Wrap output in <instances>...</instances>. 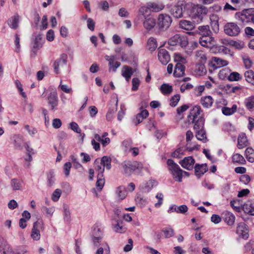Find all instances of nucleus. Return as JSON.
<instances>
[{
    "label": "nucleus",
    "mask_w": 254,
    "mask_h": 254,
    "mask_svg": "<svg viewBox=\"0 0 254 254\" xmlns=\"http://www.w3.org/2000/svg\"><path fill=\"white\" fill-rule=\"evenodd\" d=\"M207 12L206 7L196 5L192 7L190 16L194 22L198 23L202 20Z\"/></svg>",
    "instance_id": "f257e3e1"
},
{
    "label": "nucleus",
    "mask_w": 254,
    "mask_h": 254,
    "mask_svg": "<svg viewBox=\"0 0 254 254\" xmlns=\"http://www.w3.org/2000/svg\"><path fill=\"white\" fill-rule=\"evenodd\" d=\"M122 166L124 170V173L127 176L131 175L136 170L141 172L143 168L142 164L137 161H124L122 164Z\"/></svg>",
    "instance_id": "f03ea898"
},
{
    "label": "nucleus",
    "mask_w": 254,
    "mask_h": 254,
    "mask_svg": "<svg viewBox=\"0 0 254 254\" xmlns=\"http://www.w3.org/2000/svg\"><path fill=\"white\" fill-rule=\"evenodd\" d=\"M167 163L168 166V169L171 171L175 180L179 182H181L182 181L183 171L178 164L171 159H168Z\"/></svg>",
    "instance_id": "7ed1b4c3"
},
{
    "label": "nucleus",
    "mask_w": 254,
    "mask_h": 254,
    "mask_svg": "<svg viewBox=\"0 0 254 254\" xmlns=\"http://www.w3.org/2000/svg\"><path fill=\"white\" fill-rule=\"evenodd\" d=\"M238 20L244 24L252 23L254 24V8L245 9L238 15Z\"/></svg>",
    "instance_id": "20e7f679"
},
{
    "label": "nucleus",
    "mask_w": 254,
    "mask_h": 254,
    "mask_svg": "<svg viewBox=\"0 0 254 254\" xmlns=\"http://www.w3.org/2000/svg\"><path fill=\"white\" fill-rule=\"evenodd\" d=\"M224 33L230 36H238L241 31V29L238 24L234 22L227 23L224 26Z\"/></svg>",
    "instance_id": "39448f33"
},
{
    "label": "nucleus",
    "mask_w": 254,
    "mask_h": 254,
    "mask_svg": "<svg viewBox=\"0 0 254 254\" xmlns=\"http://www.w3.org/2000/svg\"><path fill=\"white\" fill-rule=\"evenodd\" d=\"M168 43L171 46L179 45L182 47H185L188 45V41L186 36L176 34L169 39Z\"/></svg>",
    "instance_id": "423d86ee"
},
{
    "label": "nucleus",
    "mask_w": 254,
    "mask_h": 254,
    "mask_svg": "<svg viewBox=\"0 0 254 254\" xmlns=\"http://www.w3.org/2000/svg\"><path fill=\"white\" fill-rule=\"evenodd\" d=\"M43 223L42 221H37L33 224L31 237L35 241H38L40 239V230H43Z\"/></svg>",
    "instance_id": "0eeeda50"
},
{
    "label": "nucleus",
    "mask_w": 254,
    "mask_h": 254,
    "mask_svg": "<svg viewBox=\"0 0 254 254\" xmlns=\"http://www.w3.org/2000/svg\"><path fill=\"white\" fill-rule=\"evenodd\" d=\"M103 233L102 230L98 226H94L92 231V239L93 244L98 247L103 238Z\"/></svg>",
    "instance_id": "6e6552de"
},
{
    "label": "nucleus",
    "mask_w": 254,
    "mask_h": 254,
    "mask_svg": "<svg viewBox=\"0 0 254 254\" xmlns=\"http://www.w3.org/2000/svg\"><path fill=\"white\" fill-rule=\"evenodd\" d=\"M67 59V55L65 54H63L61 55L59 59L54 62L53 66L55 73L59 74L60 73V67H63L66 65Z\"/></svg>",
    "instance_id": "1a4fd4ad"
},
{
    "label": "nucleus",
    "mask_w": 254,
    "mask_h": 254,
    "mask_svg": "<svg viewBox=\"0 0 254 254\" xmlns=\"http://www.w3.org/2000/svg\"><path fill=\"white\" fill-rule=\"evenodd\" d=\"M48 105L50 106V110L55 111L57 110L58 106V97L56 91L51 92L47 97Z\"/></svg>",
    "instance_id": "9d476101"
},
{
    "label": "nucleus",
    "mask_w": 254,
    "mask_h": 254,
    "mask_svg": "<svg viewBox=\"0 0 254 254\" xmlns=\"http://www.w3.org/2000/svg\"><path fill=\"white\" fill-rule=\"evenodd\" d=\"M172 18L168 14H160L158 16V24L160 28L167 29L172 23Z\"/></svg>",
    "instance_id": "9b49d317"
},
{
    "label": "nucleus",
    "mask_w": 254,
    "mask_h": 254,
    "mask_svg": "<svg viewBox=\"0 0 254 254\" xmlns=\"http://www.w3.org/2000/svg\"><path fill=\"white\" fill-rule=\"evenodd\" d=\"M202 112L201 109L199 106H195L190 110L189 115L188 116V120L189 123H193L199 117H202L200 115Z\"/></svg>",
    "instance_id": "f8f14e48"
},
{
    "label": "nucleus",
    "mask_w": 254,
    "mask_h": 254,
    "mask_svg": "<svg viewBox=\"0 0 254 254\" xmlns=\"http://www.w3.org/2000/svg\"><path fill=\"white\" fill-rule=\"evenodd\" d=\"M195 56L196 60L201 64L199 66V69H201L202 72H205V69L203 64L206 63L207 59L206 53L201 50L197 51L195 52Z\"/></svg>",
    "instance_id": "ddd939ff"
},
{
    "label": "nucleus",
    "mask_w": 254,
    "mask_h": 254,
    "mask_svg": "<svg viewBox=\"0 0 254 254\" xmlns=\"http://www.w3.org/2000/svg\"><path fill=\"white\" fill-rule=\"evenodd\" d=\"M185 5L181 2H178L170 9L171 14L176 18H180L183 16V8Z\"/></svg>",
    "instance_id": "4468645a"
},
{
    "label": "nucleus",
    "mask_w": 254,
    "mask_h": 254,
    "mask_svg": "<svg viewBox=\"0 0 254 254\" xmlns=\"http://www.w3.org/2000/svg\"><path fill=\"white\" fill-rule=\"evenodd\" d=\"M199 42L202 46L207 48H211L215 44L214 38L211 34L207 36H201L199 39Z\"/></svg>",
    "instance_id": "2eb2a0df"
},
{
    "label": "nucleus",
    "mask_w": 254,
    "mask_h": 254,
    "mask_svg": "<svg viewBox=\"0 0 254 254\" xmlns=\"http://www.w3.org/2000/svg\"><path fill=\"white\" fill-rule=\"evenodd\" d=\"M195 160L191 156L185 157L179 162L182 167L188 170H191L193 168Z\"/></svg>",
    "instance_id": "dca6fc26"
},
{
    "label": "nucleus",
    "mask_w": 254,
    "mask_h": 254,
    "mask_svg": "<svg viewBox=\"0 0 254 254\" xmlns=\"http://www.w3.org/2000/svg\"><path fill=\"white\" fill-rule=\"evenodd\" d=\"M158 58L159 61L164 65L167 64L170 60L168 52L164 49H159Z\"/></svg>",
    "instance_id": "f3484780"
},
{
    "label": "nucleus",
    "mask_w": 254,
    "mask_h": 254,
    "mask_svg": "<svg viewBox=\"0 0 254 254\" xmlns=\"http://www.w3.org/2000/svg\"><path fill=\"white\" fill-rule=\"evenodd\" d=\"M236 233L243 238L247 239L248 238V229L245 223L241 222L238 224L236 229Z\"/></svg>",
    "instance_id": "a211bd4d"
},
{
    "label": "nucleus",
    "mask_w": 254,
    "mask_h": 254,
    "mask_svg": "<svg viewBox=\"0 0 254 254\" xmlns=\"http://www.w3.org/2000/svg\"><path fill=\"white\" fill-rule=\"evenodd\" d=\"M113 229L116 233H122L126 231V228L123 225V221L122 220H115L112 224Z\"/></svg>",
    "instance_id": "6ab92c4d"
},
{
    "label": "nucleus",
    "mask_w": 254,
    "mask_h": 254,
    "mask_svg": "<svg viewBox=\"0 0 254 254\" xmlns=\"http://www.w3.org/2000/svg\"><path fill=\"white\" fill-rule=\"evenodd\" d=\"M212 66L214 68H218L222 66L227 65L228 62L217 57H213L211 60Z\"/></svg>",
    "instance_id": "aec40b11"
},
{
    "label": "nucleus",
    "mask_w": 254,
    "mask_h": 254,
    "mask_svg": "<svg viewBox=\"0 0 254 254\" xmlns=\"http://www.w3.org/2000/svg\"><path fill=\"white\" fill-rule=\"evenodd\" d=\"M0 252L3 254H10L12 252L7 242L2 238H0Z\"/></svg>",
    "instance_id": "412c9836"
},
{
    "label": "nucleus",
    "mask_w": 254,
    "mask_h": 254,
    "mask_svg": "<svg viewBox=\"0 0 254 254\" xmlns=\"http://www.w3.org/2000/svg\"><path fill=\"white\" fill-rule=\"evenodd\" d=\"M144 19L145 20L143 22V26L145 29L149 30L155 26L156 21L154 18L148 15L146 17H145Z\"/></svg>",
    "instance_id": "4be33fe9"
},
{
    "label": "nucleus",
    "mask_w": 254,
    "mask_h": 254,
    "mask_svg": "<svg viewBox=\"0 0 254 254\" xmlns=\"http://www.w3.org/2000/svg\"><path fill=\"white\" fill-rule=\"evenodd\" d=\"M19 16L18 14L10 17L7 20L8 26L13 29H16L18 27Z\"/></svg>",
    "instance_id": "5701e85b"
},
{
    "label": "nucleus",
    "mask_w": 254,
    "mask_h": 254,
    "mask_svg": "<svg viewBox=\"0 0 254 254\" xmlns=\"http://www.w3.org/2000/svg\"><path fill=\"white\" fill-rule=\"evenodd\" d=\"M214 102L211 96H203L200 99V103L204 108H208L212 106Z\"/></svg>",
    "instance_id": "b1692460"
},
{
    "label": "nucleus",
    "mask_w": 254,
    "mask_h": 254,
    "mask_svg": "<svg viewBox=\"0 0 254 254\" xmlns=\"http://www.w3.org/2000/svg\"><path fill=\"white\" fill-rule=\"evenodd\" d=\"M133 71L132 68L127 65H124L122 70V75L125 78L127 81H128L131 77Z\"/></svg>",
    "instance_id": "393cba45"
},
{
    "label": "nucleus",
    "mask_w": 254,
    "mask_h": 254,
    "mask_svg": "<svg viewBox=\"0 0 254 254\" xmlns=\"http://www.w3.org/2000/svg\"><path fill=\"white\" fill-rule=\"evenodd\" d=\"M149 10L152 12H159L164 8V5L162 3L149 2L147 3Z\"/></svg>",
    "instance_id": "a878e982"
},
{
    "label": "nucleus",
    "mask_w": 254,
    "mask_h": 254,
    "mask_svg": "<svg viewBox=\"0 0 254 254\" xmlns=\"http://www.w3.org/2000/svg\"><path fill=\"white\" fill-rule=\"evenodd\" d=\"M194 169L195 174L198 177H201L207 171L206 165L203 164L201 165L196 164L195 165Z\"/></svg>",
    "instance_id": "bb28decb"
},
{
    "label": "nucleus",
    "mask_w": 254,
    "mask_h": 254,
    "mask_svg": "<svg viewBox=\"0 0 254 254\" xmlns=\"http://www.w3.org/2000/svg\"><path fill=\"white\" fill-rule=\"evenodd\" d=\"M185 67L182 63H178L176 64L174 75L176 77H181L185 74Z\"/></svg>",
    "instance_id": "cd10ccee"
},
{
    "label": "nucleus",
    "mask_w": 254,
    "mask_h": 254,
    "mask_svg": "<svg viewBox=\"0 0 254 254\" xmlns=\"http://www.w3.org/2000/svg\"><path fill=\"white\" fill-rule=\"evenodd\" d=\"M180 27L186 30H191L194 27V25L193 22L186 20H182L179 22Z\"/></svg>",
    "instance_id": "c85d7f7f"
},
{
    "label": "nucleus",
    "mask_w": 254,
    "mask_h": 254,
    "mask_svg": "<svg viewBox=\"0 0 254 254\" xmlns=\"http://www.w3.org/2000/svg\"><path fill=\"white\" fill-rule=\"evenodd\" d=\"M205 120L203 117H199L193 123L194 124L193 129L197 131L204 129ZM191 124V123H190Z\"/></svg>",
    "instance_id": "c756f323"
},
{
    "label": "nucleus",
    "mask_w": 254,
    "mask_h": 254,
    "mask_svg": "<svg viewBox=\"0 0 254 254\" xmlns=\"http://www.w3.org/2000/svg\"><path fill=\"white\" fill-rule=\"evenodd\" d=\"M13 144L17 149H21L22 148V145L23 142L22 136L20 135H14L13 136Z\"/></svg>",
    "instance_id": "7c9ffc66"
},
{
    "label": "nucleus",
    "mask_w": 254,
    "mask_h": 254,
    "mask_svg": "<svg viewBox=\"0 0 254 254\" xmlns=\"http://www.w3.org/2000/svg\"><path fill=\"white\" fill-rule=\"evenodd\" d=\"M245 107L250 111L254 110V96H251L245 99L244 101Z\"/></svg>",
    "instance_id": "2f4dec72"
},
{
    "label": "nucleus",
    "mask_w": 254,
    "mask_h": 254,
    "mask_svg": "<svg viewBox=\"0 0 254 254\" xmlns=\"http://www.w3.org/2000/svg\"><path fill=\"white\" fill-rule=\"evenodd\" d=\"M224 215V219L225 222H226L229 225H233L235 220V217L234 214L230 212H226Z\"/></svg>",
    "instance_id": "473e14b6"
},
{
    "label": "nucleus",
    "mask_w": 254,
    "mask_h": 254,
    "mask_svg": "<svg viewBox=\"0 0 254 254\" xmlns=\"http://www.w3.org/2000/svg\"><path fill=\"white\" fill-rule=\"evenodd\" d=\"M195 136L198 140L202 141L204 143L208 141L206 132L204 129L196 131Z\"/></svg>",
    "instance_id": "72a5a7b5"
},
{
    "label": "nucleus",
    "mask_w": 254,
    "mask_h": 254,
    "mask_svg": "<svg viewBox=\"0 0 254 254\" xmlns=\"http://www.w3.org/2000/svg\"><path fill=\"white\" fill-rule=\"evenodd\" d=\"M100 163L104 168L110 170L111 168V158L107 156H104L100 160Z\"/></svg>",
    "instance_id": "f704fd0d"
},
{
    "label": "nucleus",
    "mask_w": 254,
    "mask_h": 254,
    "mask_svg": "<svg viewBox=\"0 0 254 254\" xmlns=\"http://www.w3.org/2000/svg\"><path fill=\"white\" fill-rule=\"evenodd\" d=\"M102 247L97 250L96 254H110V248L108 244L105 242L102 244Z\"/></svg>",
    "instance_id": "c9c22d12"
},
{
    "label": "nucleus",
    "mask_w": 254,
    "mask_h": 254,
    "mask_svg": "<svg viewBox=\"0 0 254 254\" xmlns=\"http://www.w3.org/2000/svg\"><path fill=\"white\" fill-rule=\"evenodd\" d=\"M245 156L249 162H254V150L252 148L248 147L246 149Z\"/></svg>",
    "instance_id": "e433bc0d"
},
{
    "label": "nucleus",
    "mask_w": 254,
    "mask_h": 254,
    "mask_svg": "<svg viewBox=\"0 0 254 254\" xmlns=\"http://www.w3.org/2000/svg\"><path fill=\"white\" fill-rule=\"evenodd\" d=\"M237 106L234 104L232 106V108L223 107L222 109V113L226 116H230L236 112Z\"/></svg>",
    "instance_id": "4c0bfd02"
},
{
    "label": "nucleus",
    "mask_w": 254,
    "mask_h": 254,
    "mask_svg": "<svg viewBox=\"0 0 254 254\" xmlns=\"http://www.w3.org/2000/svg\"><path fill=\"white\" fill-rule=\"evenodd\" d=\"M116 193L118 197L121 200L125 198L127 196V191L125 188L123 186H120L117 188Z\"/></svg>",
    "instance_id": "58836bf2"
},
{
    "label": "nucleus",
    "mask_w": 254,
    "mask_h": 254,
    "mask_svg": "<svg viewBox=\"0 0 254 254\" xmlns=\"http://www.w3.org/2000/svg\"><path fill=\"white\" fill-rule=\"evenodd\" d=\"M147 46L149 51L151 52L155 51L157 47V43L156 39L150 37L148 40Z\"/></svg>",
    "instance_id": "ea45409f"
},
{
    "label": "nucleus",
    "mask_w": 254,
    "mask_h": 254,
    "mask_svg": "<svg viewBox=\"0 0 254 254\" xmlns=\"http://www.w3.org/2000/svg\"><path fill=\"white\" fill-rule=\"evenodd\" d=\"M231 206L234 208V209L237 211L239 212L241 210V208L243 205L244 206L242 201L239 199H236L232 200L230 202Z\"/></svg>",
    "instance_id": "a19ab883"
},
{
    "label": "nucleus",
    "mask_w": 254,
    "mask_h": 254,
    "mask_svg": "<svg viewBox=\"0 0 254 254\" xmlns=\"http://www.w3.org/2000/svg\"><path fill=\"white\" fill-rule=\"evenodd\" d=\"M160 89L162 94L164 95H169L172 92L173 90L172 86L166 83L163 84L161 86Z\"/></svg>",
    "instance_id": "79ce46f5"
},
{
    "label": "nucleus",
    "mask_w": 254,
    "mask_h": 254,
    "mask_svg": "<svg viewBox=\"0 0 254 254\" xmlns=\"http://www.w3.org/2000/svg\"><path fill=\"white\" fill-rule=\"evenodd\" d=\"M22 181L16 179H13L11 181V186L14 190H20L22 187Z\"/></svg>",
    "instance_id": "37998d69"
},
{
    "label": "nucleus",
    "mask_w": 254,
    "mask_h": 254,
    "mask_svg": "<svg viewBox=\"0 0 254 254\" xmlns=\"http://www.w3.org/2000/svg\"><path fill=\"white\" fill-rule=\"evenodd\" d=\"M232 161L234 163H237L241 164H244L246 162L244 157L238 153L235 154L233 155Z\"/></svg>",
    "instance_id": "c03bdc74"
},
{
    "label": "nucleus",
    "mask_w": 254,
    "mask_h": 254,
    "mask_svg": "<svg viewBox=\"0 0 254 254\" xmlns=\"http://www.w3.org/2000/svg\"><path fill=\"white\" fill-rule=\"evenodd\" d=\"M198 29L201 36H207L211 33L208 25L200 26L198 27Z\"/></svg>",
    "instance_id": "a18cd8bd"
},
{
    "label": "nucleus",
    "mask_w": 254,
    "mask_h": 254,
    "mask_svg": "<svg viewBox=\"0 0 254 254\" xmlns=\"http://www.w3.org/2000/svg\"><path fill=\"white\" fill-rule=\"evenodd\" d=\"M105 184L104 175H97V179L96 183V187L99 190H102Z\"/></svg>",
    "instance_id": "49530a36"
},
{
    "label": "nucleus",
    "mask_w": 254,
    "mask_h": 254,
    "mask_svg": "<svg viewBox=\"0 0 254 254\" xmlns=\"http://www.w3.org/2000/svg\"><path fill=\"white\" fill-rule=\"evenodd\" d=\"M95 169L98 172V175H103L105 168L102 164L100 163L98 159H96L95 161Z\"/></svg>",
    "instance_id": "de8ad7c7"
},
{
    "label": "nucleus",
    "mask_w": 254,
    "mask_h": 254,
    "mask_svg": "<svg viewBox=\"0 0 254 254\" xmlns=\"http://www.w3.org/2000/svg\"><path fill=\"white\" fill-rule=\"evenodd\" d=\"M241 79L242 76L237 72H232L228 76V79L230 81H239Z\"/></svg>",
    "instance_id": "09e8293b"
},
{
    "label": "nucleus",
    "mask_w": 254,
    "mask_h": 254,
    "mask_svg": "<svg viewBox=\"0 0 254 254\" xmlns=\"http://www.w3.org/2000/svg\"><path fill=\"white\" fill-rule=\"evenodd\" d=\"M162 232L164 233V236L166 238L172 237L174 235V232L172 228L167 227L163 229Z\"/></svg>",
    "instance_id": "8fccbe9b"
},
{
    "label": "nucleus",
    "mask_w": 254,
    "mask_h": 254,
    "mask_svg": "<svg viewBox=\"0 0 254 254\" xmlns=\"http://www.w3.org/2000/svg\"><path fill=\"white\" fill-rule=\"evenodd\" d=\"M254 72L252 70L246 71L244 73V76L246 81L250 83L252 82V79L254 77Z\"/></svg>",
    "instance_id": "3c124183"
},
{
    "label": "nucleus",
    "mask_w": 254,
    "mask_h": 254,
    "mask_svg": "<svg viewBox=\"0 0 254 254\" xmlns=\"http://www.w3.org/2000/svg\"><path fill=\"white\" fill-rule=\"evenodd\" d=\"M64 212V219L66 221H69L70 217V211L68 209V207L66 204H64L63 206Z\"/></svg>",
    "instance_id": "603ef678"
},
{
    "label": "nucleus",
    "mask_w": 254,
    "mask_h": 254,
    "mask_svg": "<svg viewBox=\"0 0 254 254\" xmlns=\"http://www.w3.org/2000/svg\"><path fill=\"white\" fill-rule=\"evenodd\" d=\"M247 137L245 135L242 136H240L238 139V146L239 148H243L245 145V143L247 142Z\"/></svg>",
    "instance_id": "864d4df0"
},
{
    "label": "nucleus",
    "mask_w": 254,
    "mask_h": 254,
    "mask_svg": "<svg viewBox=\"0 0 254 254\" xmlns=\"http://www.w3.org/2000/svg\"><path fill=\"white\" fill-rule=\"evenodd\" d=\"M61 193H62V191L61 190H60L59 189H56L54 191V192L53 193V194L52 195V199L54 201H57L59 199V198L61 196Z\"/></svg>",
    "instance_id": "5fc2aeb1"
},
{
    "label": "nucleus",
    "mask_w": 254,
    "mask_h": 254,
    "mask_svg": "<svg viewBox=\"0 0 254 254\" xmlns=\"http://www.w3.org/2000/svg\"><path fill=\"white\" fill-rule=\"evenodd\" d=\"M180 96L179 94L175 95L170 100V105L172 107H175L180 100Z\"/></svg>",
    "instance_id": "6e6d98bb"
},
{
    "label": "nucleus",
    "mask_w": 254,
    "mask_h": 254,
    "mask_svg": "<svg viewBox=\"0 0 254 254\" xmlns=\"http://www.w3.org/2000/svg\"><path fill=\"white\" fill-rule=\"evenodd\" d=\"M42 47V43L39 41H34L32 46V52L35 55L38 49Z\"/></svg>",
    "instance_id": "4d7b16f0"
},
{
    "label": "nucleus",
    "mask_w": 254,
    "mask_h": 254,
    "mask_svg": "<svg viewBox=\"0 0 254 254\" xmlns=\"http://www.w3.org/2000/svg\"><path fill=\"white\" fill-rule=\"evenodd\" d=\"M70 159L73 163V167L76 169H83L82 166L79 163L77 159L74 156H71Z\"/></svg>",
    "instance_id": "13d9d810"
},
{
    "label": "nucleus",
    "mask_w": 254,
    "mask_h": 254,
    "mask_svg": "<svg viewBox=\"0 0 254 254\" xmlns=\"http://www.w3.org/2000/svg\"><path fill=\"white\" fill-rule=\"evenodd\" d=\"M149 10V7H148L147 3L146 6H141L139 9V16H142L144 18L146 17L145 14L148 12Z\"/></svg>",
    "instance_id": "bf43d9fd"
},
{
    "label": "nucleus",
    "mask_w": 254,
    "mask_h": 254,
    "mask_svg": "<svg viewBox=\"0 0 254 254\" xmlns=\"http://www.w3.org/2000/svg\"><path fill=\"white\" fill-rule=\"evenodd\" d=\"M140 80L138 78H133L132 79V90L136 91L138 89V86L140 84Z\"/></svg>",
    "instance_id": "052dcab7"
},
{
    "label": "nucleus",
    "mask_w": 254,
    "mask_h": 254,
    "mask_svg": "<svg viewBox=\"0 0 254 254\" xmlns=\"http://www.w3.org/2000/svg\"><path fill=\"white\" fill-rule=\"evenodd\" d=\"M55 182V175L52 171L50 172L48 175V185L51 187L53 185Z\"/></svg>",
    "instance_id": "680f3d73"
},
{
    "label": "nucleus",
    "mask_w": 254,
    "mask_h": 254,
    "mask_svg": "<svg viewBox=\"0 0 254 254\" xmlns=\"http://www.w3.org/2000/svg\"><path fill=\"white\" fill-rule=\"evenodd\" d=\"M135 201L137 203L143 205H145L147 202L146 198H144L140 194H138L137 196V197L135 198Z\"/></svg>",
    "instance_id": "e2e57ef3"
},
{
    "label": "nucleus",
    "mask_w": 254,
    "mask_h": 254,
    "mask_svg": "<svg viewBox=\"0 0 254 254\" xmlns=\"http://www.w3.org/2000/svg\"><path fill=\"white\" fill-rule=\"evenodd\" d=\"M71 167V164L69 162H66L64 165V173L66 177H68L69 175Z\"/></svg>",
    "instance_id": "0e129e2a"
},
{
    "label": "nucleus",
    "mask_w": 254,
    "mask_h": 254,
    "mask_svg": "<svg viewBox=\"0 0 254 254\" xmlns=\"http://www.w3.org/2000/svg\"><path fill=\"white\" fill-rule=\"evenodd\" d=\"M126 108L124 105L121 106L120 110L119 111L118 113V120L119 121H122L123 118L125 114Z\"/></svg>",
    "instance_id": "69168bd1"
},
{
    "label": "nucleus",
    "mask_w": 254,
    "mask_h": 254,
    "mask_svg": "<svg viewBox=\"0 0 254 254\" xmlns=\"http://www.w3.org/2000/svg\"><path fill=\"white\" fill-rule=\"evenodd\" d=\"M62 81L61 80L60 84L59 86V88H60L65 93H70L72 89L71 88L69 87L67 85L62 84Z\"/></svg>",
    "instance_id": "338daca9"
},
{
    "label": "nucleus",
    "mask_w": 254,
    "mask_h": 254,
    "mask_svg": "<svg viewBox=\"0 0 254 254\" xmlns=\"http://www.w3.org/2000/svg\"><path fill=\"white\" fill-rule=\"evenodd\" d=\"M237 10V9L235 6L230 5L228 3H226L223 8L224 11L226 12H228L229 11H236Z\"/></svg>",
    "instance_id": "774afa93"
}]
</instances>
